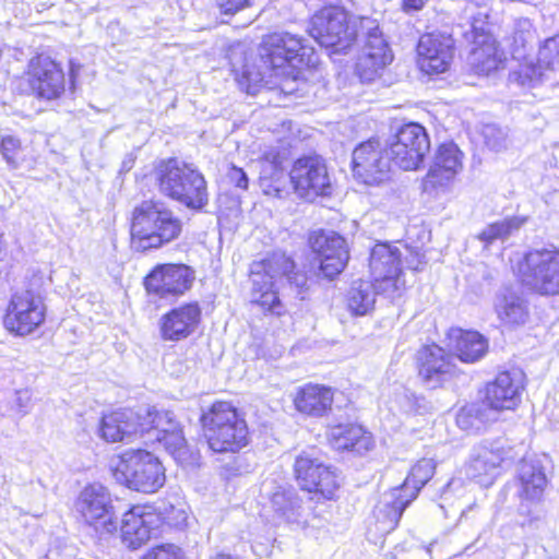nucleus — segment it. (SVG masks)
Here are the masks:
<instances>
[{"label": "nucleus", "mask_w": 559, "mask_h": 559, "mask_svg": "<svg viewBox=\"0 0 559 559\" xmlns=\"http://www.w3.org/2000/svg\"><path fill=\"white\" fill-rule=\"evenodd\" d=\"M47 321L44 298L32 289L16 290L8 299L1 324L14 337H26L38 332Z\"/></svg>", "instance_id": "15"}, {"label": "nucleus", "mask_w": 559, "mask_h": 559, "mask_svg": "<svg viewBox=\"0 0 559 559\" xmlns=\"http://www.w3.org/2000/svg\"><path fill=\"white\" fill-rule=\"evenodd\" d=\"M195 278V270L189 264L160 262L143 276L142 286L150 298L179 299L192 289Z\"/></svg>", "instance_id": "17"}, {"label": "nucleus", "mask_w": 559, "mask_h": 559, "mask_svg": "<svg viewBox=\"0 0 559 559\" xmlns=\"http://www.w3.org/2000/svg\"><path fill=\"white\" fill-rule=\"evenodd\" d=\"M519 484L518 497L525 503H539L548 486L546 473L540 465L531 464L516 477Z\"/></svg>", "instance_id": "34"}, {"label": "nucleus", "mask_w": 559, "mask_h": 559, "mask_svg": "<svg viewBox=\"0 0 559 559\" xmlns=\"http://www.w3.org/2000/svg\"><path fill=\"white\" fill-rule=\"evenodd\" d=\"M525 389L524 374L516 370H503L483 389V404L496 412L514 411L521 403Z\"/></svg>", "instance_id": "25"}, {"label": "nucleus", "mask_w": 559, "mask_h": 559, "mask_svg": "<svg viewBox=\"0 0 559 559\" xmlns=\"http://www.w3.org/2000/svg\"><path fill=\"white\" fill-rule=\"evenodd\" d=\"M144 417V411L135 413L128 407H119L106 411L102 414L97 432L102 440L108 443L122 442L130 436H144L140 431V424Z\"/></svg>", "instance_id": "29"}, {"label": "nucleus", "mask_w": 559, "mask_h": 559, "mask_svg": "<svg viewBox=\"0 0 559 559\" xmlns=\"http://www.w3.org/2000/svg\"><path fill=\"white\" fill-rule=\"evenodd\" d=\"M374 300L368 292L367 283L356 282L347 296V308L355 316H365L372 310Z\"/></svg>", "instance_id": "38"}, {"label": "nucleus", "mask_w": 559, "mask_h": 559, "mask_svg": "<svg viewBox=\"0 0 559 559\" xmlns=\"http://www.w3.org/2000/svg\"><path fill=\"white\" fill-rule=\"evenodd\" d=\"M426 0H402L401 10L404 13H413L424 9Z\"/></svg>", "instance_id": "47"}, {"label": "nucleus", "mask_w": 559, "mask_h": 559, "mask_svg": "<svg viewBox=\"0 0 559 559\" xmlns=\"http://www.w3.org/2000/svg\"><path fill=\"white\" fill-rule=\"evenodd\" d=\"M221 14L235 15L240 11L252 8L254 0H214Z\"/></svg>", "instance_id": "44"}, {"label": "nucleus", "mask_w": 559, "mask_h": 559, "mask_svg": "<svg viewBox=\"0 0 559 559\" xmlns=\"http://www.w3.org/2000/svg\"><path fill=\"white\" fill-rule=\"evenodd\" d=\"M465 38L471 46L469 66L475 75L489 76L506 68L508 57L492 33L489 14L473 16Z\"/></svg>", "instance_id": "14"}, {"label": "nucleus", "mask_w": 559, "mask_h": 559, "mask_svg": "<svg viewBox=\"0 0 559 559\" xmlns=\"http://www.w3.org/2000/svg\"><path fill=\"white\" fill-rule=\"evenodd\" d=\"M140 431L144 435L154 433L155 441L176 461H183L190 454L183 427L169 411L157 409L154 406L145 408Z\"/></svg>", "instance_id": "21"}, {"label": "nucleus", "mask_w": 559, "mask_h": 559, "mask_svg": "<svg viewBox=\"0 0 559 559\" xmlns=\"http://www.w3.org/2000/svg\"><path fill=\"white\" fill-rule=\"evenodd\" d=\"M559 58V38H547L539 48L538 60L547 67H551Z\"/></svg>", "instance_id": "43"}, {"label": "nucleus", "mask_w": 559, "mask_h": 559, "mask_svg": "<svg viewBox=\"0 0 559 559\" xmlns=\"http://www.w3.org/2000/svg\"><path fill=\"white\" fill-rule=\"evenodd\" d=\"M497 316L507 329H516L524 325L530 319L527 306L519 298H504L497 308Z\"/></svg>", "instance_id": "36"}, {"label": "nucleus", "mask_w": 559, "mask_h": 559, "mask_svg": "<svg viewBox=\"0 0 559 559\" xmlns=\"http://www.w3.org/2000/svg\"><path fill=\"white\" fill-rule=\"evenodd\" d=\"M525 222L526 218L520 216H510L492 222L477 235V239L488 246L498 239L509 237L513 231L520 229Z\"/></svg>", "instance_id": "37"}, {"label": "nucleus", "mask_w": 559, "mask_h": 559, "mask_svg": "<svg viewBox=\"0 0 559 559\" xmlns=\"http://www.w3.org/2000/svg\"><path fill=\"white\" fill-rule=\"evenodd\" d=\"M328 444L336 452L364 454L374 447L372 433L356 421L337 423L328 426Z\"/></svg>", "instance_id": "31"}, {"label": "nucleus", "mask_w": 559, "mask_h": 559, "mask_svg": "<svg viewBox=\"0 0 559 559\" xmlns=\"http://www.w3.org/2000/svg\"><path fill=\"white\" fill-rule=\"evenodd\" d=\"M263 194L281 199L287 194V183L284 170H263L258 180Z\"/></svg>", "instance_id": "39"}, {"label": "nucleus", "mask_w": 559, "mask_h": 559, "mask_svg": "<svg viewBox=\"0 0 559 559\" xmlns=\"http://www.w3.org/2000/svg\"><path fill=\"white\" fill-rule=\"evenodd\" d=\"M111 476L122 487L142 495H154L166 484V468L151 451L128 449L116 456Z\"/></svg>", "instance_id": "7"}, {"label": "nucleus", "mask_w": 559, "mask_h": 559, "mask_svg": "<svg viewBox=\"0 0 559 559\" xmlns=\"http://www.w3.org/2000/svg\"><path fill=\"white\" fill-rule=\"evenodd\" d=\"M454 355L464 364H475L488 352V341L479 332L453 328L448 333Z\"/></svg>", "instance_id": "33"}, {"label": "nucleus", "mask_w": 559, "mask_h": 559, "mask_svg": "<svg viewBox=\"0 0 559 559\" xmlns=\"http://www.w3.org/2000/svg\"><path fill=\"white\" fill-rule=\"evenodd\" d=\"M307 247L317 261L318 274L332 282L346 270L349 259V245L344 236L323 228L311 230L307 235Z\"/></svg>", "instance_id": "18"}, {"label": "nucleus", "mask_w": 559, "mask_h": 559, "mask_svg": "<svg viewBox=\"0 0 559 559\" xmlns=\"http://www.w3.org/2000/svg\"><path fill=\"white\" fill-rule=\"evenodd\" d=\"M292 155V145L285 140H281L277 146L267 147L259 157L262 165L267 170H284L285 164Z\"/></svg>", "instance_id": "40"}, {"label": "nucleus", "mask_w": 559, "mask_h": 559, "mask_svg": "<svg viewBox=\"0 0 559 559\" xmlns=\"http://www.w3.org/2000/svg\"><path fill=\"white\" fill-rule=\"evenodd\" d=\"M414 366L420 382L433 389L443 388L459 373L453 354L435 342L416 350Z\"/></svg>", "instance_id": "22"}, {"label": "nucleus", "mask_w": 559, "mask_h": 559, "mask_svg": "<svg viewBox=\"0 0 559 559\" xmlns=\"http://www.w3.org/2000/svg\"><path fill=\"white\" fill-rule=\"evenodd\" d=\"M394 55L381 33L369 32L364 50L355 63V73L362 83H370L382 76L393 62Z\"/></svg>", "instance_id": "28"}, {"label": "nucleus", "mask_w": 559, "mask_h": 559, "mask_svg": "<svg viewBox=\"0 0 559 559\" xmlns=\"http://www.w3.org/2000/svg\"><path fill=\"white\" fill-rule=\"evenodd\" d=\"M292 475L298 489L311 500L326 502L338 498L342 485L340 469L310 451L304 450L295 456Z\"/></svg>", "instance_id": "11"}, {"label": "nucleus", "mask_w": 559, "mask_h": 559, "mask_svg": "<svg viewBox=\"0 0 559 559\" xmlns=\"http://www.w3.org/2000/svg\"><path fill=\"white\" fill-rule=\"evenodd\" d=\"M511 272L518 285L532 294L559 296V247L528 248L511 264Z\"/></svg>", "instance_id": "6"}, {"label": "nucleus", "mask_w": 559, "mask_h": 559, "mask_svg": "<svg viewBox=\"0 0 559 559\" xmlns=\"http://www.w3.org/2000/svg\"><path fill=\"white\" fill-rule=\"evenodd\" d=\"M386 147L396 168L414 171L424 165L430 151V138L420 123L406 122L397 128Z\"/></svg>", "instance_id": "20"}, {"label": "nucleus", "mask_w": 559, "mask_h": 559, "mask_svg": "<svg viewBox=\"0 0 559 559\" xmlns=\"http://www.w3.org/2000/svg\"><path fill=\"white\" fill-rule=\"evenodd\" d=\"M307 34L331 53H343L358 39V26L354 14L344 5L326 3L308 19Z\"/></svg>", "instance_id": "8"}, {"label": "nucleus", "mask_w": 559, "mask_h": 559, "mask_svg": "<svg viewBox=\"0 0 559 559\" xmlns=\"http://www.w3.org/2000/svg\"><path fill=\"white\" fill-rule=\"evenodd\" d=\"M128 228L131 249L146 253L179 240L183 222L163 200L151 198L131 209Z\"/></svg>", "instance_id": "3"}, {"label": "nucleus", "mask_w": 559, "mask_h": 559, "mask_svg": "<svg viewBox=\"0 0 559 559\" xmlns=\"http://www.w3.org/2000/svg\"><path fill=\"white\" fill-rule=\"evenodd\" d=\"M412 259L403 257L399 248L377 243L369 257L371 286L376 294L393 295L405 287V270L417 271L423 263L417 251L406 247Z\"/></svg>", "instance_id": "10"}, {"label": "nucleus", "mask_w": 559, "mask_h": 559, "mask_svg": "<svg viewBox=\"0 0 559 559\" xmlns=\"http://www.w3.org/2000/svg\"><path fill=\"white\" fill-rule=\"evenodd\" d=\"M288 181L293 192L307 201L328 197L332 191L326 160L318 153L296 157L289 166Z\"/></svg>", "instance_id": "19"}, {"label": "nucleus", "mask_w": 559, "mask_h": 559, "mask_svg": "<svg viewBox=\"0 0 559 559\" xmlns=\"http://www.w3.org/2000/svg\"><path fill=\"white\" fill-rule=\"evenodd\" d=\"M68 78L61 61L47 52L33 55L24 71L15 76L14 90L20 96L51 102L63 97Z\"/></svg>", "instance_id": "9"}, {"label": "nucleus", "mask_w": 559, "mask_h": 559, "mask_svg": "<svg viewBox=\"0 0 559 559\" xmlns=\"http://www.w3.org/2000/svg\"><path fill=\"white\" fill-rule=\"evenodd\" d=\"M162 515L163 525L168 527L176 526L183 519V512L174 506H168L162 512L147 503H133L121 514L120 521H117L116 536L128 550H139L154 538L153 521Z\"/></svg>", "instance_id": "12"}, {"label": "nucleus", "mask_w": 559, "mask_h": 559, "mask_svg": "<svg viewBox=\"0 0 559 559\" xmlns=\"http://www.w3.org/2000/svg\"><path fill=\"white\" fill-rule=\"evenodd\" d=\"M512 53L520 52L525 49L528 43V31L524 28H515L508 37Z\"/></svg>", "instance_id": "46"}, {"label": "nucleus", "mask_w": 559, "mask_h": 559, "mask_svg": "<svg viewBox=\"0 0 559 559\" xmlns=\"http://www.w3.org/2000/svg\"><path fill=\"white\" fill-rule=\"evenodd\" d=\"M436 469L437 464L432 459L421 457L411 466L403 483L391 490L392 500L388 508L394 515L395 524L409 503L418 497L420 490L432 479Z\"/></svg>", "instance_id": "26"}, {"label": "nucleus", "mask_w": 559, "mask_h": 559, "mask_svg": "<svg viewBox=\"0 0 559 559\" xmlns=\"http://www.w3.org/2000/svg\"><path fill=\"white\" fill-rule=\"evenodd\" d=\"M0 153L3 159L13 168L26 160V153L19 138L4 135L0 140Z\"/></svg>", "instance_id": "41"}, {"label": "nucleus", "mask_w": 559, "mask_h": 559, "mask_svg": "<svg viewBox=\"0 0 559 559\" xmlns=\"http://www.w3.org/2000/svg\"><path fill=\"white\" fill-rule=\"evenodd\" d=\"M140 559H186V555L177 544L160 543L147 548Z\"/></svg>", "instance_id": "42"}, {"label": "nucleus", "mask_w": 559, "mask_h": 559, "mask_svg": "<svg viewBox=\"0 0 559 559\" xmlns=\"http://www.w3.org/2000/svg\"><path fill=\"white\" fill-rule=\"evenodd\" d=\"M516 457L515 447L509 440L498 438L480 448L479 452L472 457L469 467L475 476H479L512 464Z\"/></svg>", "instance_id": "32"}, {"label": "nucleus", "mask_w": 559, "mask_h": 559, "mask_svg": "<svg viewBox=\"0 0 559 559\" xmlns=\"http://www.w3.org/2000/svg\"><path fill=\"white\" fill-rule=\"evenodd\" d=\"M455 52V40L451 34L440 31L424 33L416 46V63L420 72L429 76L448 72Z\"/></svg>", "instance_id": "23"}, {"label": "nucleus", "mask_w": 559, "mask_h": 559, "mask_svg": "<svg viewBox=\"0 0 559 559\" xmlns=\"http://www.w3.org/2000/svg\"><path fill=\"white\" fill-rule=\"evenodd\" d=\"M349 166L353 178L367 187L390 182L396 168L386 145L377 136L361 141L353 148Z\"/></svg>", "instance_id": "16"}, {"label": "nucleus", "mask_w": 559, "mask_h": 559, "mask_svg": "<svg viewBox=\"0 0 559 559\" xmlns=\"http://www.w3.org/2000/svg\"><path fill=\"white\" fill-rule=\"evenodd\" d=\"M464 153L453 141L438 145L435 160L424 179L426 189L447 187L463 169Z\"/></svg>", "instance_id": "30"}, {"label": "nucleus", "mask_w": 559, "mask_h": 559, "mask_svg": "<svg viewBox=\"0 0 559 559\" xmlns=\"http://www.w3.org/2000/svg\"><path fill=\"white\" fill-rule=\"evenodd\" d=\"M335 393V389L328 384L306 382L295 389L290 402L302 418L321 419L332 414Z\"/></svg>", "instance_id": "27"}, {"label": "nucleus", "mask_w": 559, "mask_h": 559, "mask_svg": "<svg viewBox=\"0 0 559 559\" xmlns=\"http://www.w3.org/2000/svg\"><path fill=\"white\" fill-rule=\"evenodd\" d=\"M200 437L215 454H239L252 441L249 423L233 401L217 399L202 408L198 418Z\"/></svg>", "instance_id": "4"}, {"label": "nucleus", "mask_w": 559, "mask_h": 559, "mask_svg": "<svg viewBox=\"0 0 559 559\" xmlns=\"http://www.w3.org/2000/svg\"><path fill=\"white\" fill-rule=\"evenodd\" d=\"M73 512L81 525L98 539L116 537L117 511L110 491L98 483L85 485L73 502Z\"/></svg>", "instance_id": "13"}, {"label": "nucleus", "mask_w": 559, "mask_h": 559, "mask_svg": "<svg viewBox=\"0 0 559 559\" xmlns=\"http://www.w3.org/2000/svg\"><path fill=\"white\" fill-rule=\"evenodd\" d=\"M227 177L229 182L237 189L246 191L249 187V179L241 167L231 165L228 168Z\"/></svg>", "instance_id": "45"}, {"label": "nucleus", "mask_w": 559, "mask_h": 559, "mask_svg": "<svg viewBox=\"0 0 559 559\" xmlns=\"http://www.w3.org/2000/svg\"><path fill=\"white\" fill-rule=\"evenodd\" d=\"M159 191L192 212H202L209 204V187L204 175L192 164L171 156L153 167Z\"/></svg>", "instance_id": "5"}, {"label": "nucleus", "mask_w": 559, "mask_h": 559, "mask_svg": "<svg viewBox=\"0 0 559 559\" xmlns=\"http://www.w3.org/2000/svg\"><path fill=\"white\" fill-rule=\"evenodd\" d=\"M248 275L250 278L249 304L269 320L281 321L290 316L288 306L275 282L277 277L285 278L294 287L299 300L309 298L308 274L301 271L295 259L284 250H273L265 257L252 261Z\"/></svg>", "instance_id": "1"}, {"label": "nucleus", "mask_w": 559, "mask_h": 559, "mask_svg": "<svg viewBox=\"0 0 559 559\" xmlns=\"http://www.w3.org/2000/svg\"><path fill=\"white\" fill-rule=\"evenodd\" d=\"M261 62L276 82L270 91L288 96L299 91L306 82V72L318 66L313 47L307 45L302 36L289 32H272L264 35L258 45Z\"/></svg>", "instance_id": "2"}, {"label": "nucleus", "mask_w": 559, "mask_h": 559, "mask_svg": "<svg viewBox=\"0 0 559 559\" xmlns=\"http://www.w3.org/2000/svg\"><path fill=\"white\" fill-rule=\"evenodd\" d=\"M211 559H240L231 554L228 552H217L214 557Z\"/></svg>", "instance_id": "48"}, {"label": "nucleus", "mask_w": 559, "mask_h": 559, "mask_svg": "<svg viewBox=\"0 0 559 559\" xmlns=\"http://www.w3.org/2000/svg\"><path fill=\"white\" fill-rule=\"evenodd\" d=\"M234 80L240 91L248 95H258L263 90H270V85L276 82V79L266 78L260 68L251 61H246L240 69L234 70Z\"/></svg>", "instance_id": "35"}, {"label": "nucleus", "mask_w": 559, "mask_h": 559, "mask_svg": "<svg viewBox=\"0 0 559 559\" xmlns=\"http://www.w3.org/2000/svg\"><path fill=\"white\" fill-rule=\"evenodd\" d=\"M203 324V307L199 300L183 301L165 311L158 320L159 337L178 343L192 337Z\"/></svg>", "instance_id": "24"}]
</instances>
